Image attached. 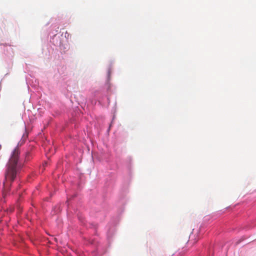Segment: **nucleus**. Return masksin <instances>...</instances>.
I'll return each mask as SVG.
<instances>
[{"label":"nucleus","instance_id":"1","mask_svg":"<svg viewBox=\"0 0 256 256\" xmlns=\"http://www.w3.org/2000/svg\"><path fill=\"white\" fill-rule=\"evenodd\" d=\"M20 150L19 144L13 150L7 164L5 172V180L3 182L2 196L4 198L9 191L12 182L14 180L22 164L18 162Z\"/></svg>","mask_w":256,"mask_h":256},{"label":"nucleus","instance_id":"2","mask_svg":"<svg viewBox=\"0 0 256 256\" xmlns=\"http://www.w3.org/2000/svg\"><path fill=\"white\" fill-rule=\"evenodd\" d=\"M29 154H30V153H29L28 152L26 153V157H25V160H28V156L29 155Z\"/></svg>","mask_w":256,"mask_h":256},{"label":"nucleus","instance_id":"3","mask_svg":"<svg viewBox=\"0 0 256 256\" xmlns=\"http://www.w3.org/2000/svg\"><path fill=\"white\" fill-rule=\"evenodd\" d=\"M188 242V238H186L185 240L184 241V242Z\"/></svg>","mask_w":256,"mask_h":256}]
</instances>
